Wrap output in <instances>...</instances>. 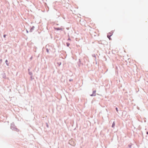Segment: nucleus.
Instances as JSON below:
<instances>
[{"mask_svg": "<svg viewBox=\"0 0 148 148\" xmlns=\"http://www.w3.org/2000/svg\"><path fill=\"white\" fill-rule=\"evenodd\" d=\"M91 34L94 36H96L99 35L98 31L97 30H94L91 32Z\"/></svg>", "mask_w": 148, "mask_h": 148, "instance_id": "1", "label": "nucleus"}, {"mask_svg": "<svg viewBox=\"0 0 148 148\" xmlns=\"http://www.w3.org/2000/svg\"><path fill=\"white\" fill-rule=\"evenodd\" d=\"M111 36V35H110V36H109V34H108L107 36L109 38V39L110 40H111V39L110 38V36Z\"/></svg>", "mask_w": 148, "mask_h": 148, "instance_id": "2", "label": "nucleus"}, {"mask_svg": "<svg viewBox=\"0 0 148 148\" xmlns=\"http://www.w3.org/2000/svg\"><path fill=\"white\" fill-rule=\"evenodd\" d=\"M115 125V123L114 122L113 123V124H112V127H113Z\"/></svg>", "mask_w": 148, "mask_h": 148, "instance_id": "3", "label": "nucleus"}, {"mask_svg": "<svg viewBox=\"0 0 148 148\" xmlns=\"http://www.w3.org/2000/svg\"><path fill=\"white\" fill-rule=\"evenodd\" d=\"M66 45L68 47H69L70 45V43H69L67 42L66 43Z\"/></svg>", "mask_w": 148, "mask_h": 148, "instance_id": "4", "label": "nucleus"}, {"mask_svg": "<svg viewBox=\"0 0 148 148\" xmlns=\"http://www.w3.org/2000/svg\"><path fill=\"white\" fill-rule=\"evenodd\" d=\"M56 29L57 30H61L62 29L58 28H57Z\"/></svg>", "mask_w": 148, "mask_h": 148, "instance_id": "5", "label": "nucleus"}, {"mask_svg": "<svg viewBox=\"0 0 148 148\" xmlns=\"http://www.w3.org/2000/svg\"><path fill=\"white\" fill-rule=\"evenodd\" d=\"M5 63H6V64H7V65H8V63H7V62H8V60H6L5 61Z\"/></svg>", "mask_w": 148, "mask_h": 148, "instance_id": "6", "label": "nucleus"}, {"mask_svg": "<svg viewBox=\"0 0 148 148\" xmlns=\"http://www.w3.org/2000/svg\"><path fill=\"white\" fill-rule=\"evenodd\" d=\"M96 90L94 91H93V94H95V93H96Z\"/></svg>", "mask_w": 148, "mask_h": 148, "instance_id": "7", "label": "nucleus"}, {"mask_svg": "<svg viewBox=\"0 0 148 148\" xmlns=\"http://www.w3.org/2000/svg\"><path fill=\"white\" fill-rule=\"evenodd\" d=\"M2 60H0V64L2 62Z\"/></svg>", "mask_w": 148, "mask_h": 148, "instance_id": "8", "label": "nucleus"}, {"mask_svg": "<svg viewBox=\"0 0 148 148\" xmlns=\"http://www.w3.org/2000/svg\"><path fill=\"white\" fill-rule=\"evenodd\" d=\"M116 110L117 111V112H118V109L117 108H116Z\"/></svg>", "mask_w": 148, "mask_h": 148, "instance_id": "9", "label": "nucleus"}, {"mask_svg": "<svg viewBox=\"0 0 148 148\" xmlns=\"http://www.w3.org/2000/svg\"><path fill=\"white\" fill-rule=\"evenodd\" d=\"M5 36H6V35H4V36H3V37L4 38H5Z\"/></svg>", "mask_w": 148, "mask_h": 148, "instance_id": "10", "label": "nucleus"}, {"mask_svg": "<svg viewBox=\"0 0 148 148\" xmlns=\"http://www.w3.org/2000/svg\"><path fill=\"white\" fill-rule=\"evenodd\" d=\"M68 40H71V39H70V38H69L68 39Z\"/></svg>", "mask_w": 148, "mask_h": 148, "instance_id": "11", "label": "nucleus"}, {"mask_svg": "<svg viewBox=\"0 0 148 148\" xmlns=\"http://www.w3.org/2000/svg\"><path fill=\"white\" fill-rule=\"evenodd\" d=\"M47 52H48V50L47 49Z\"/></svg>", "mask_w": 148, "mask_h": 148, "instance_id": "12", "label": "nucleus"}, {"mask_svg": "<svg viewBox=\"0 0 148 148\" xmlns=\"http://www.w3.org/2000/svg\"><path fill=\"white\" fill-rule=\"evenodd\" d=\"M147 134H148V132H147Z\"/></svg>", "mask_w": 148, "mask_h": 148, "instance_id": "13", "label": "nucleus"}, {"mask_svg": "<svg viewBox=\"0 0 148 148\" xmlns=\"http://www.w3.org/2000/svg\"><path fill=\"white\" fill-rule=\"evenodd\" d=\"M69 81H72V80L70 79V80H69Z\"/></svg>", "mask_w": 148, "mask_h": 148, "instance_id": "14", "label": "nucleus"}, {"mask_svg": "<svg viewBox=\"0 0 148 148\" xmlns=\"http://www.w3.org/2000/svg\"><path fill=\"white\" fill-rule=\"evenodd\" d=\"M92 95H91V96H92Z\"/></svg>", "mask_w": 148, "mask_h": 148, "instance_id": "15", "label": "nucleus"}]
</instances>
